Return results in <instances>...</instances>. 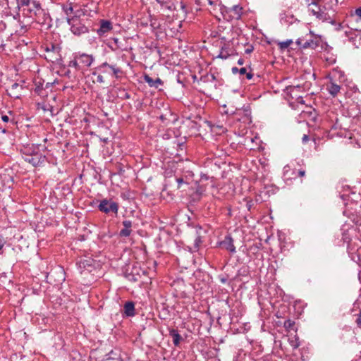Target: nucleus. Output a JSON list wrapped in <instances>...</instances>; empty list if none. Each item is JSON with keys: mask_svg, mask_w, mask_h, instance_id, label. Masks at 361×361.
Segmentation results:
<instances>
[{"mask_svg": "<svg viewBox=\"0 0 361 361\" xmlns=\"http://www.w3.org/2000/svg\"><path fill=\"white\" fill-rule=\"evenodd\" d=\"M157 1L161 5L163 9L176 11V16L178 18H184L188 12L185 5L181 1H176V4L165 0Z\"/></svg>", "mask_w": 361, "mask_h": 361, "instance_id": "f257e3e1", "label": "nucleus"}, {"mask_svg": "<svg viewBox=\"0 0 361 361\" xmlns=\"http://www.w3.org/2000/svg\"><path fill=\"white\" fill-rule=\"evenodd\" d=\"M19 8H23V11H27V15L30 17L37 16L42 11L39 1L35 0H17Z\"/></svg>", "mask_w": 361, "mask_h": 361, "instance_id": "f03ea898", "label": "nucleus"}, {"mask_svg": "<svg viewBox=\"0 0 361 361\" xmlns=\"http://www.w3.org/2000/svg\"><path fill=\"white\" fill-rule=\"evenodd\" d=\"M320 43L319 39L312 35V32L307 35L305 37L299 38L296 41V44L302 49H314L319 47Z\"/></svg>", "mask_w": 361, "mask_h": 361, "instance_id": "7ed1b4c3", "label": "nucleus"}, {"mask_svg": "<svg viewBox=\"0 0 361 361\" xmlns=\"http://www.w3.org/2000/svg\"><path fill=\"white\" fill-rule=\"evenodd\" d=\"M118 204L111 200L104 199L100 201L98 205V209L104 213L109 214L111 212L117 214L118 211Z\"/></svg>", "mask_w": 361, "mask_h": 361, "instance_id": "20e7f679", "label": "nucleus"}, {"mask_svg": "<svg viewBox=\"0 0 361 361\" xmlns=\"http://www.w3.org/2000/svg\"><path fill=\"white\" fill-rule=\"evenodd\" d=\"M68 23L71 26V30L75 35H80L88 32V27L82 24L79 19L75 18H68Z\"/></svg>", "mask_w": 361, "mask_h": 361, "instance_id": "39448f33", "label": "nucleus"}, {"mask_svg": "<svg viewBox=\"0 0 361 361\" xmlns=\"http://www.w3.org/2000/svg\"><path fill=\"white\" fill-rule=\"evenodd\" d=\"M60 50L61 48L57 45L51 44L49 46H47L45 48L47 52L45 58L52 63L59 61L61 59Z\"/></svg>", "mask_w": 361, "mask_h": 361, "instance_id": "423d86ee", "label": "nucleus"}, {"mask_svg": "<svg viewBox=\"0 0 361 361\" xmlns=\"http://www.w3.org/2000/svg\"><path fill=\"white\" fill-rule=\"evenodd\" d=\"M109 47L113 51H116V50L126 51L128 49L127 42L125 38L119 39L117 37H114V38L111 39V40L109 42Z\"/></svg>", "mask_w": 361, "mask_h": 361, "instance_id": "0eeeda50", "label": "nucleus"}, {"mask_svg": "<svg viewBox=\"0 0 361 361\" xmlns=\"http://www.w3.org/2000/svg\"><path fill=\"white\" fill-rule=\"evenodd\" d=\"M99 69L104 73H111L116 78L119 77V74H121L123 73L122 70L116 67L114 65H110L107 63L106 62L103 63L99 67Z\"/></svg>", "mask_w": 361, "mask_h": 361, "instance_id": "6e6552de", "label": "nucleus"}, {"mask_svg": "<svg viewBox=\"0 0 361 361\" xmlns=\"http://www.w3.org/2000/svg\"><path fill=\"white\" fill-rule=\"evenodd\" d=\"M46 160V157L42 155L41 154H34L30 156H28L25 158V161L30 164H31L33 166H39L44 163Z\"/></svg>", "mask_w": 361, "mask_h": 361, "instance_id": "1a4fd4ad", "label": "nucleus"}, {"mask_svg": "<svg viewBox=\"0 0 361 361\" xmlns=\"http://www.w3.org/2000/svg\"><path fill=\"white\" fill-rule=\"evenodd\" d=\"M100 27L97 30V33L99 36H103L106 32L112 30L113 26L111 21L108 20L102 19L99 21Z\"/></svg>", "mask_w": 361, "mask_h": 361, "instance_id": "9d476101", "label": "nucleus"}, {"mask_svg": "<svg viewBox=\"0 0 361 361\" xmlns=\"http://www.w3.org/2000/svg\"><path fill=\"white\" fill-rule=\"evenodd\" d=\"M220 245L223 248L230 251L231 252H235L233 240L230 235H226L224 240L221 242Z\"/></svg>", "mask_w": 361, "mask_h": 361, "instance_id": "9b49d317", "label": "nucleus"}, {"mask_svg": "<svg viewBox=\"0 0 361 361\" xmlns=\"http://www.w3.org/2000/svg\"><path fill=\"white\" fill-rule=\"evenodd\" d=\"M77 59L84 66L89 67L92 63V62L94 61V57L92 55H88V54H80L77 57Z\"/></svg>", "mask_w": 361, "mask_h": 361, "instance_id": "f8f14e48", "label": "nucleus"}, {"mask_svg": "<svg viewBox=\"0 0 361 361\" xmlns=\"http://www.w3.org/2000/svg\"><path fill=\"white\" fill-rule=\"evenodd\" d=\"M123 228H122L119 233V235L122 237H128L131 233L132 222L130 220H125L123 221Z\"/></svg>", "mask_w": 361, "mask_h": 361, "instance_id": "ddd939ff", "label": "nucleus"}, {"mask_svg": "<svg viewBox=\"0 0 361 361\" xmlns=\"http://www.w3.org/2000/svg\"><path fill=\"white\" fill-rule=\"evenodd\" d=\"M326 8L325 6H324L323 8L320 7V10L318 11L317 13L315 14L314 16L317 19L323 22L329 21V20H331V16L328 12H326Z\"/></svg>", "mask_w": 361, "mask_h": 361, "instance_id": "4468645a", "label": "nucleus"}, {"mask_svg": "<svg viewBox=\"0 0 361 361\" xmlns=\"http://www.w3.org/2000/svg\"><path fill=\"white\" fill-rule=\"evenodd\" d=\"M144 80L146 82L150 87H154L157 88L159 85L162 84V81L160 78H157L156 79H153L148 75H145L144 76Z\"/></svg>", "mask_w": 361, "mask_h": 361, "instance_id": "2eb2a0df", "label": "nucleus"}, {"mask_svg": "<svg viewBox=\"0 0 361 361\" xmlns=\"http://www.w3.org/2000/svg\"><path fill=\"white\" fill-rule=\"evenodd\" d=\"M124 312L128 317H133L135 314V305L133 302H127L124 305Z\"/></svg>", "mask_w": 361, "mask_h": 361, "instance_id": "dca6fc26", "label": "nucleus"}, {"mask_svg": "<svg viewBox=\"0 0 361 361\" xmlns=\"http://www.w3.org/2000/svg\"><path fill=\"white\" fill-rule=\"evenodd\" d=\"M169 335L173 339V343L174 345H179L180 342L183 338L182 336L178 334V331L176 329H171L169 331Z\"/></svg>", "mask_w": 361, "mask_h": 361, "instance_id": "f3484780", "label": "nucleus"}, {"mask_svg": "<svg viewBox=\"0 0 361 361\" xmlns=\"http://www.w3.org/2000/svg\"><path fill=\"white\" fill-rule=\"evenodd\" d=\"M327 90H329V92L330 94H331L333 97H336L338 93L340 92L341 87L340 85L331 82L330 84L327 87Z\"/></svg>", "mask_w": 361, "mask_h": 361, "instance_id": "a211bd4d", "label": "nucleus"}, {"mask_svg": "<svg viewBox=\"0 0 361 361\" xmlns=\"http://www.w3.org/2000/svg\"><path fill=\"white\" fill-rule=\"evenodd\" d=\"M320 6L315 1H312L311 4L308 5V11L313 15L315 16L316 13L320 10Z\"/></svg>", "mask_w": 361, "mask_h": 361, "instance_id": "6ab92c4d", "label": "nucleus"}, {"mask_svg": "<svg viewBox=\"0 0 361 361\" xmlns=\"http://www.w3.org/2000/svg\"><path fill=\"white\" fill-rule=\"evenodd\" d=\"M63 10L67 16V18L73 13V7L72 6L71 4L63 6Z\"/></svg>", "mask_w": 361, "mask_h": 361, "instance_id": "aec40b11", "label": "nucleus"}, {"mask_svg": "<svg viewBox=\"0 0 361 361\" xmlns=\"http://www.w3.org/2000/svg\"><path fill=\"white\" fill-rule=\"evenodd\" d=\"M294 326L295 322L290 319L286 320L283 324L284 328L288 331L292 330Z\"/></svg>", "mask_w": 361, "mask_h": 361, "instance_id": "412c9836", "label": "nucleus"}, {"mask_svg": "<svg viewBox=\"0 0 361 361\" xmlns=\"http://www.w3.org/2000/svg\"><path fill=\"white\" fill-rule=\"evenodd\" d=\"M229 56L230 54L228 53L227 48L226 47H223L218 57L223 59H226Z\"/></svg>", "mask_w": 361, "mask_h": 361, "instance_id": "4be33fe9", "label": "nucleus"}, {"mask_svg": "<svg viewBox=\"0 0 361 361\" xmlns=\"http://www.w3.org/2000/svg\"><path fill=\"white\" fill-rule=\"evenodd\" d=\"M345 35L346 36L348 37L349 41L352 42L354 44V45H355V47L357 48L359 45L356 44V43L355 42L357 38V35L353 33L352 32H345Z\"/></svg>", "mask_w": 361, "mask_h": 361, "instance_id": "5701e85b", "label": "nucleus"}, {"mask_svg": "<svg viewBox=\"0 0 361 361\" xmlns=\"http://www.w3.org/2000/svg\"><path fill=\"white\" fill-rule=\"evenodd\" d=\"M293 43L292 39H288L285 42H281L279 43V45L281 49H284L288 48Z\"/></svg>", "mask_w": 361, "mask_h": 361, "instance_id": "b1692460", "label": "nucleus"}, {"mask_svg": "<svg viewBox=\"0 0 361 361\" xmlns=\"http://www.w3.org/2000/svg\"><path fill=\"white\" fill-rule=\"evenodd\" d=\"M176 181L178 183V189L180 188L182 184H188V182L182 177L177 178Z\"/></svg>", "mask_w": 361, "mask_h": 361, "instance_id": "393cba45", "label": "nucleus"}, {"mask_svg": "<svg viewBox=\"0 0 361 361\" xmlns=\"http://www.w3.org/2000/svg\"><path fill=\"white\" fill-rule=\"evenodd\" d=\"M80 267H82L85 268L87 266H90L91 264L89 263L88 260H80L79 262Z\"/></svg>", "mask_w": 361, "mask_h": 361, "instance_id": "a878e982", "label": "nucleus"}, {"mask_svg": "<svg viewBox=\"0 0 361 361\" xmlns=\"http://www.w3.org/2000/svg\"><path fill=\"white\" fill-rule=\"evenodd\" d=\"M355 323L357 324V326L361 329V311L360 312V313L357 314V317L355 320Z\"/></svg>", "mask_w": 361, "mask_h": 361, "instance_id": "bb28decb", "label": "nucleus"}, {"mask_svg": "<svg viewBox=\"0 0 361 361\" xmlns=\"http://www.w3.org/2000/svg\"><path fill=\"white\" fill-rule=\"evenodd\" d=\"M70 66L75 67L76 69H80L79 63L76 59L71 61Z\"/></svg>", "mask_w": 361, "mask_h": 361, "instance_id": "cd10ccee", "label": "nucleus"}, {"mask_svg": "<svg viewBox=\"0 0 361 361\" xmlns=\"http://www.w3.org/2000/svg\"><path fill=\"white\" fill-rule=\"evenodd\" d=\"M253 47L252 46H250L248 48H247L245 50V54H250L253 51Z\"/></svg>", "mask_w": 361, "mask_h": 361, "instance_id": "c85d7f7f", "label": "nucleus"}, {"mask_svg": "<svg viewBox=\"0 0 361 361\" xmlns=\"http://www.w3.org/2000/svg\"><path fill=\"white\" fill-rule=\"evenodd\" d=\"M309 140V136L307 135H304L302 137V143H306Z\"/></svg>", "mask_w": 361, "mask_h": 361, "instance_id": "c756f323", "label": "nucleus"}, {"mask_svg": "<svg viewBox=\"0 0 361 361\" xmlns=\"http://www.w3.org/2000/svg\"><path fill=\"white\" fill-rule=\"evenodd\" d=\"M247 72L246 68H241L239 69V73L240 75H245Z\"/></svg>", "mask_w": 361, "mask_h": 361, "instance_id": "7c9ffc66", "label": "nucleus"}, {"mask_svg": "<svg viewBox=\"0 0 361 361\" xmlns=\"http://www.w3.org/2000/svg\"><path fill=\"white\" fill-rule=\"evenodd\" d=\"M97 81L100 82V83L104 82V78H103V76L101 75H97Z\"/></svg>", "mask_w": 361, "mask_h": 361, "instance_id": "2f4dec72", "label": "nucleus"}, {"mask_svg": "<svg viewBox=\"0 0 361 361\" xmlns=\"http://www.w3.org/2000/svg\"><path fill=\"white\" fill-rule=\"evenodd\" d=\"M355 14L361 18V8H358L355 10Z\"/></svg>", "mask_w": 361, "mask_h": 361, "instance_id": "473e14b6", "label": "nucleus"}, {"mask_svg": "<svg viewBox=\"0 0 361 361\" xmlns=\"http://www.w3.org/2000/svg\"><path fill=\"white\" fill-rule=\"evenodd\" d=\"M329 2L331 4V6L338 5V0H329Z\"/></svg>", "mask_w": 361, "mask_h": 361, "instance_id": "72a5a7b5", "label": "nucleus"}, {"mask_svg": "<svg viewBox=\"0 0 361 361\" xmlns=\"http://www.w3.org/2000/svg\"><path fill=\"white\" fill-rule=\"evenodd\" d=\"M246 78L248 79V80H250L253 77V74L251 73V72H249V73H247L246 72Z\"/></svg>", "mask_w": 361, "mask_h": 361, "instance_id": "f704fd0d", "label": "nucleus"}, {"mask_svg": "<svg viewBox=\"0 0 361 361\" xmlns=\"http://www.w3.org/2000/svg\"><path fill=\"white\" fill-rule=\"evenodd\" d=\"M1 119L4 122H8L9 121V118L6 115H4L1 116Z\"/></svg>", "mask_w": 361, "mask_h": 361, "instance_id": "c9c22d12", "label": "nucleus"}, {"mask_svg": "<svg viewBox=\"0 0 361 361\" xmlns=\"http://www.w3.org/2000/svg\"><path fill=\"white\" fill-rule=\"evenodd\" d=\"M232 73L233 74H236L237 73H239V68H238L237 67H233L232 68Z\"/></svg>", "mask_w": 361, "mask_h": 361, "instance_id": "e433bc0d", "label": "nucleus"}, {"mask_svg": "<svg viewBox=\"0 0 361 361\" xmlns=\"http://www.w3.org/2000/svg\"><path fill=\"white\" fill-rule=\"evenodd\" d=\"M4 246V239L1 235H0V250L2 249Z\"/></svg>", "mask_w": 361, "mask_h": 361, "instance_id": "4c0bfd02", "label": "nucleus"}, {"mask_svg": "<svg viewBox=\"0 0 361 361\" xmlns=\"http://www.w3.org/2000/svg\"><path fill=\"white\" fill-rule=\"evenodd\" d=\"M298 175L299 176L302 177L305 175V171L304 170H300L298 171Z\"/></svg>", "mask_w": 361, "mask_h": 361, "instance_id": "58836bf2", "label": "nucleus"}, {"mask_svg": "<svg viewBox=\"0 0 361 361\" xmlns=\"http://www.w3.org/2000/svg\"><path fill=\"white\" fill-rule=\"evenodd\" d=\"M336 25H337V27H336V30L337 31H339V30H341L343 28V26H342L341 23H338Z\"/></svg>", "mask_w": 361, "mask_h": 361, "instance_id": "ea45409f", "label": "nucleus"}, {"mask_svg": "<svg viewBox=\"0 0 361 361\" xmlns=\"http://www.w3.org/2000/svg\"><path fill=\"white\" fill-rule=\"evenodd\" d=\"M238 64L240 65V66L243 65L244 64V60L243 59H238Z\"/></svg>", "mask_w": 361, "mask_h": 361, "instance_id": "a19ab883", "label": "nucleus"}, {"mask_svg": "<svg viewBox=\"0 0 361 361\" xmlns=\"http://www.w3.org/2000/svg\"><path fill=\"white\" fill-rule=\"evenodd\" d=\"M19 87V85H18V83H16H16H13V84L12 85V89H16V88H17V87Z\"/></svg>", "mask_w": 361, "mask_h": 361, "instance_id": "79ce46f5", "label": "nucleus"}, {"mask_svg": "<svg viewBox=\"0 0 361 361\" xmlns=\"http://www.w3.org/2000/svg\"><path fill=\"white\" fill-rule=\"evenodd\" d=\"M329 21L332 25H337L336 21L334 20H332V18H331V20H329Z\"/></svg>", "mask_w": 361, "mask_h": 361, "instance_id": "37998d69", "label": "nucleus"}, {"mask_svg": "<svg viewBox=\"0 0 361 361\" xmlns=\"http://www.w3.org/2000/svg\"><path fill=\"white\" fill-rule=\"evenodd\" d=\"M293 346L294 348H298V344L293 345Z\"/></svg>", "mask_w": 361, "mask_h": 361, "instance_id": "c03bdc74", "label": "nucleus"}, {"mask_svg": "<svg viewBox=\"0 0 361 361\" xmlns=\"http://www.w3.org/2000/svg\"><path fill=\"white\" fill-rule=\"evenodd\" d=\"M207 1H208V3H209V4H212V1H210V0H207Z\"/></svg>", "mask_w": 361, "mask_h": 361, "instance_id": "a18cd8bd", "label": "nucleus"}, {"mask_svg": "<svg viewBox=\"0 0 361 361\" xmlns=\"http://www.w3.org/2000/svg\"><path fill=\"white\" fill-rule=\"evenodd\" d=\"M296 87H290L289 88L290 89H293V88H295ZM297 87H299V86H298Z\"/></svg>", "mask_w": 361, "mask_h": 361, "instance_id": "49530a36", "label": "nucleus"}, {"mask_svg": "<svg viewBox=\"0 0 361 361\" xmlns=\"http://www.w3.org/2000/svg\"><path fill=\"white\" fill-rule=\"evenodd\" d=\"M126 98H129V97H129V95H128V94H126Z\"/></svg>", "mask_w": 361, "mask_h": 361, "instance_id": "de8ad7c7", "label": "nucleus"}]
</instances>
